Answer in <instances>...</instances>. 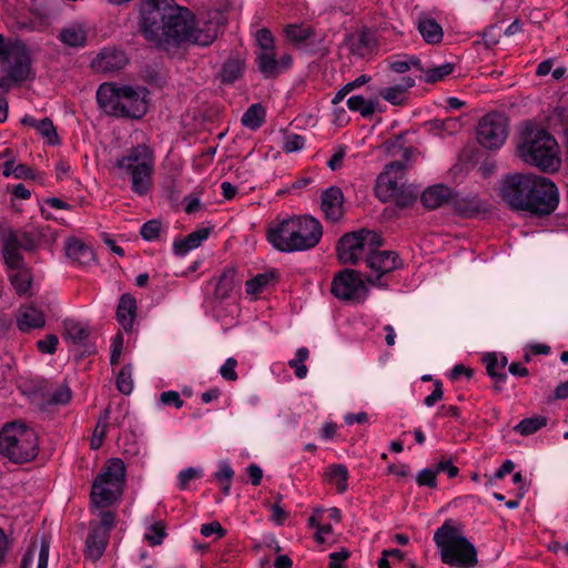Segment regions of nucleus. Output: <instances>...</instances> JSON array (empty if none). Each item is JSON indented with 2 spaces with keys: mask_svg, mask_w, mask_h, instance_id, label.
<instances>
[{
  "mask_svg": "<svg viewBox=\"0 0 568 568\" xmlns=\"http://www.w3.org/2000/svg\"><path fill=\"white\" fill-rule=\"evenodd\" d=\"M500 196L511 209L537 215L550 214L559 202L556 184L548 178L535 174L507 175L500 185Z\"/></svg>",
  "mask_w": 568,
  "mask_h": 568,
  "instance_id": "nucleus-1",
  "label": "nucleus"
},
{
  "mask_svg": "<svg viewBox=\"0 0 568 568\" xmlns=\"http://www.w3.org/2000/svg\"><path fill=\"white\" fill-rule=\"evenodd\" d=\"M225 23L223 12L210 10L195 26L191 12L174 1L163 29V43L187 41L209 45L217 38L220 29Z\"/></svg>",
  "mask_w": 568,
  "mask_h": 568,
  "instance_id": "nucleus-2",
  "label": "nucleus"
},
{
  "mask_svg": "<svg viewBox=\"0 0 568 568\" xmlns=\"http://www.w3.org/2000/svg\"><path fill=\"white\" fill-rule=\"evenodd\" d=\"M148 90L141 85L104 82L97 90L99 108L108 115L140 119L148 111Z\"/></svg>",
  "mask_w": 568,
  "mask_h": 568,
  "instance_id": "nucleus-3",
  "label": "nucleus"
},
{
  "mask_svg": "<svg viewBox=\"0 0 568 568\" xmlns=\"http://www.w3.org/2000/svg\"><path fill=\"white\" fill-rule=\"evenodd\" d=\"M323 235L318 220L298 216L283 220L267 232V241L280 252L306 251L316 246Z\"/></svg>",
  "mask_w": 568,
  "mask_h": 568,
  "instance_id": "nucleus-4",
  "label": "nucleus"
},
{
  "mask_svg": "<svg viewBox=\"0 0 568 568\" xmlns=\"http://www.w3.org/2000/svg\"><path fill=\"white\" fill-rule=\"evenodd\" d=\"M518 156L527 164L544 171H556L560 160L558 144L545 129L526 123L519 133L517 143Z\"/></svg>",
  "mask_w": 568,
  "mask_h": 568,
  "instance_id": "nucleus-5",
  "label": "nucleus"
},
{
  "mask_svg": "<svg viewBox=\"0 0 568 568\" xmlns=\"http://www.w3.org/2000/svg\"><path fill=\"white\" fill-rule=\"evenodd\" d=\"M434 541L445 565L474 568L478 564L477 549L458 525L445 521L434 534Z\"/></svg>",
  "mask_w": 568,
  "mask_h": 568,
  "instance_id": "nucleus-6",
  "label": "nucleus"
},
{
  "mask_svg": "<svg viewBox=\"0 0 568 568\" xmlns=\"http://www.w3.org/2000/svg\"><path fill=\"white\" fill-rule=\"evenodd\" d=\"M154 164L153 150L146 144H138L116 160L115 168L121 175L130 178L132 192L144 196L152 189Z\"/></svg>",
  "mask_w": 568,
  "mask_h": 568,
  "instance_id": "nucleus-7",
  "label": "nucleus"
},
{
  "mask_svg": "<svg viewBox=\"0 0 568 568\" xmlns=\"http://www.w3.org/2000/svg\"><path fill=\"white\" fill-rule=\"evenodd\" d=\"M37 434L23 424H7L0 432V455L10 462H32L37 457Z\"/></svg>",
  "mask_w": 568,
  "mask_h": 568,
  "instance_id": "nucleus-8",
  "label": "nucleus"
},
{
  "mask_svg": "<svg viewBox=\"0 0 568 568\" xmlns=\"http://www.w3.org/2000/svg\"><path fill=\"white\" fill-rule=\"evenodd\" d=\"M124 464H109L92 484L91 508H105L120 500L125 484Z\"/></svg>",
  "mask_w": 568,
  "mask_h": 568,
  "instance_id": "nucleus-9",
  "label": "nucleus"
},
{
  "mask_svg": "<svg viewBox=\"0 0 568 568\" xmlns=\"http://www.w3.org/2000/svg\"><path fill=\"white\" fill-rule=\"evenodd\" d=\"M383 244L382 236L373 231L359 230L343 235L337 243V256L341 263L356 265L364 261L368 251Z\"/></svg>",
  "mask_w": 568,
  "mask_h": 568,
  "instance_id": "nucleus-10",
  "label": "nucleus"
},
{
  "mask_svg": "<svg viewBox=\"0 0 568 568\" xmlns=\"http://www.w3.org/2000/svg\"><path fill=\"white\" fill-rule=\"evenodd\" d=\"M174 0H141V32L155 44L163 43V29Z\"/></svg>",
  "mask_w": 568,
  "mask_h": 568,
  "instance_id": "nucleus-11",
  "label": "nucleus"
},
{
  "mask_svg": "<svg viewBox=\"0 0 568 568\" xmlns=\"http://www.w3.org/2000/svg\"><path fill=\"white\" fill-rule=\"evenodd\" d=\"M331 292L342 301L362 302L366 298L368 290L361 272L345 268L334 276Z\"/></svg>",
  "mask_w": 568,
  "mask_h": 568,
  "instance_id": "nucleus-12",
  "label": "nucleus"
},
{
  "mask_svg": "<svg viewBox=\"0 0 568 568\" xmlns=\"http://www.w3.org/2000/svg\"><path fill=\"white\" fill-rule=\"evenodd\" d=\"M508 136V120L498 112H490L481 118L477 125V140L488 150L499 149Z\"/></svg>",
  "mask_w": 568,
  "mask_h": 568,
  "instance_id": "nucleus-13",
  "label": "nucleus"
},
{
  "mask_svg": "<svg viewBox=\"0 0 568 568\" xmlns=\"http://www.w3.org/2000/svg\"><path fill=\"white\" fill-rule=\"evenodd\" d=\"M369 273L366 275V282L374 286L386 287L387 284L382 282L384 275L399 268L402 261L394 251H381L375 247L368 251L364 258Z\"/></svg>",
  "mask_w": 568,
  "mask_h": 568,
  "instance_id": "nucleus-14",
  "label": "nucleus"
},
{
  "mask_svg": "<svg viewBox=\"0 0 568 568\" xmlns=\"http://www.w3.org/2000/svg\"><path fill=\"white\" fill-rule=\"evenodd\" d=\"M405 164L399 161H394L385 166L376 181L375 192L377 197L383 202H388L403 185V178Z\"/></svg>",
  "mask_w": 568,
  "mask_h": 568,
  "instance_id": "nucleus-15",
  "label": "nucleus"
},
{
  "mask_svg": "<svg viewBox=\"0 0 568 568\" xmlns=\"http://www.w3.org/2000/svg\"><path fill=\"white\" fill-rule=\"evenodd\" d=\"M129 62L124 51L105 47L91 60L90 67L95 73L110 74L122 70Z\"/></svg>",
  "mask_w": 568,
  "mask_h": 568,
  "instance_id": "nucleus-16",
  "label": "nucleus"
},
{
  "mask_svg": "<svg viewBox=\"0 0 568 568\" xmlns=\"http://www.w3.org/2000/svg\"><path fill=\"white\" fill-rule=\"evenodd\" d=\"M4 60L9 63V78L13 81H24L30 73V57L23 43L9 45Z\"/></svg>",
  "mask_w": 568,
  "mask_h": 568,
  "instance_id": "nucleus-17",
  "label": "nucleus"
},
{
  "mask_svg": "<svg viewBox=\"0 0 568 568\" xmlns=\"http://www.w3.org/2000/svg\"><path fill=\"white\" fill-rule=\"evenodd\" d=\"M344 195L339 187L331 186L322 194V211L332 222L339 221L344 215Z\"/></svg>",
  "mask_w": 568,
  "mask_h": 568,
  "instance_id": "nucleus-18",
  "label": "nucleus"
},
{
  "mask_svg": "<svg viewBox=\"0 0 568 568\" xmlns=\"http://www.w3.org/2000/svg\"><path fill=\"white\" fill-rule=\"evenodd\" d=\"M50 544L47 539L41 538L40 545L33 541L30 549L24 554L20 568H48Z\"/></svg>",
  "mask_w": 568,
  "mask_h": 568,
  "instance_id": "nucleus-19",
  "label": "nucleus"
},
{
  "mask_svg": "<svg viewBox=\"0 0 568 568\" xmlns=\"http://www.w3.org/2000/svg\"><path fill=\"white\" fill-rule=\"evenodd\" d=\"M65 252L70 260L80 265H91L95 261V254L89 245L78 239H70L65 244Z\"/></svg>",
  "mask_w": 568,
  "mask_h": 568,
  "instance_id": "nucleus-20",
  "label": "nucleus"
},
{
  "mask_svg": "<svg viewBox=\"0 0 568 568\" xmlns=\"http://www.w3.org/2000/svg\"><path fill=\"white\" fill-rule=\"evenodd\" d=\"M109 535L103 528H94L90 526V532L85 541V554L92 560H98L105 550Z\"/></svg>",
  "mask_w": 568,
  "mask_h": 568,
  "instance_id": "nucleus-21",
  "label": "nucleus"
},
{
  "mask_svg": "<svg viewBox=\"0 0 568 568\" xmlns=\"http://www.w3.org/2000/svg\"><path fill=\"white\" fill-rule=\"evenodd\" d=\"M88 32L82 23L72 22L62 28L58 34L59 40L68 47H84Z\"/></svg>",
  "mask_w": 568,
  "mask_h": 568,
  "instance_id": "nucleus-22",
  "label": "nucleus"
},
{
  "mask_svg": "<svg viewBox=\"0 0 568 568\" xmlns=\"http://www.w3.org/2000/svg\"><path fill=\"white\" fill-rule=\"evenodd\" d=\"M45 325V318L41 310L28 305L20 310L18 317V327L22 332H29L34 328H41Z\"/></svg>",
  "mask_w": 568,
  "mask_h": 568,
  "instance_id": "nucleus-23",
  "label": "nucleus"
},
{
  "mask_svg": "<svg viewBox=\"0 0 568 568\" xmlns=\"http://www.w3.org/2000/svg\"><path fill=\"white\" fill-rule=\"evenodd\" d=\"M452 197V190L443 184H437L426 189L422 195L420 201L427 209L435 210L442 206Z\"/></svg>",
  "mask_w": 568,
  "mask_h": 568,
  "instance_id": "nucleus-24",
  "label": "nucleus"
},
{
  "mask_svg": "<svg viewBox=\"0 0 568 568\" xmlns=\"http://www.w3.org/2000/svg\"><path fill=\"white\" fill-rule=\"evenodd\" d=\"M415 85L410 77L402 79L400 83L379 90V95L393 105H402L406 101L407 90Z\"/></svg>",
  "mask_w": 568,
  "mask_h": 568,
  "instance_id": "nucleus-25",
  "label": "nucleus"
},
{
  "mask_svg": "<svg viewBox=\"0 0 568 568\" xmlns=\"http://www.w3.org/2000/svg\"><path fill=\"white\" fill-rule=\"evenodd\" d=\"M210 234V229L202 227L192 233H190L186 237L176 240L173 243V250L176 255H185L191 250L199 247Z\"/></svg>",
  "mask_w": 568,
  "mask_h": 568,
  "instance_id": "nucleus-26",
  "label": "nucleus"
},
{
  "mask_svg": "<svg viewBox=\"0 0 568 568\" xmlns=\"http://www.w3.org/2000/svg\"><path fill=\"white\" fill-rule=\"evenodd\" d=\"M136 312L135 298L130 294H123L120 298L116 318L125 331L132 328Z\"/></svg>",
  "mask_w": 568,
  "mask_h": 568,
  "instance_id": "nucleus-27",
  "label": "nucleus"
},
{
  "mask_svg": "<svg viewBox=\"0 0 568 568\" xmlns=\"http://www.w3.org/2000/svg\"><path fill=\"white\" fill-rule=\"evenodd\" d=\"M417 29L428 44H438L444 38L442 26L432 18H420L418 20Z\"/></svg>",
  "mask_w": 568,
  "mask_h": 568,
  "instance_id": "nucleus-28",
  "label": "nucleus"
},
{
  "mask_svg": "<svg viewBox=\"0 0 568 568\" xmlns=\"http://www.w3.org/2000/svg\"><path fill=\"white\" fill-rule=\"evenodd\" d=\"M9 280L17 294H29L33 278L31 271L26 265L17 268H10Z\"/></svg>",
  "mask_w": 568,
  "mask_h": 568,
  "instance_id": "nucleus-29",
  "label": "nucleus"
},
{
  "mask_svg": "<svg viewBox=\"0 0 568 568\" xmlns=\"http://www.w3.org/2000/svg\"><path fill=\"white\" fill-rule=\"evenodd\" d=\"M256 62L258 70L265 78H275L280 74V62L273 50L257 51Z\"/></svg>",
  "mask_w": 568,
  "mask_h": 568,
  "instance_id": "nucleus-30",
  "label": "nucleus"
},
{
  "mask_svg": "<svg viewBox=\"0 0 568 568\" xmlns=\"http://www.w3.org/2000/svg\"><path fill=\"white\" fill-rule=\"evenodd\" d=\"M324 478L328 484L336 486L337 493L347 490L348 470L343 464H331L324 470Z\"/></svg>",
  "mask_w": 568,
  "mask_h": 568,
  "instance_id": "nucleus-31",
  "label": "nucleus"
},
{
  "mask_svg": "<svg viewBox=\"0 0 568 568\" xmlns=\"http://www.w3.org/2000/svg\"><path fill=\"white\" fill-rule=\"evenodd\" d=\"M347 106L351 111L358 112L364 118H369L378 110L379 102L377 99L353 95L347 100Z\"/></svg>",
  "mask_w": 568,
  "mask_h": 568,
  "instance_id": "nucleus-32",
  "label": "nucleus"
},
{
  "mask_svg": "<svg viewBox=\"0 0 568 568\" xmlns=\"http://www.w3.org/2000/svg\"><path fill=\"white\" fill-rule=\"evenodd\" d=\"M20 250L19 243L14 237L8 236L6 239L3 245V260L9 270L26 265Z\"/></svg>",
  "mask_w": 568,
  "mask_h": 568,
  "instance_id": "nucleus-33",
  "label": "nucleus"
},
{
  "mask_svg": "<svg viewBox=\"0 0 568 568\" xmlns=\"http://www.w3.org/2000/svg\"><path fill=\"white\" fill-rule=\"evenodd\" d=\"M64 336L70 338L74 344L83 343L90 335V328L74 320H65L63 322Z\"/></svg>",
  "mask_w": 568,
  "mask_h": 568,
  "instance_id": "nucleus-34",
  "label": "nucleus"
},
{
  "mask_svg": "<svg viewBox=\"0 0 568 568\" xmlns=\"http://www.w3.org/2000/svg\"><path fill=\"white\" fill-rule=\"evenodd\" d=\"M455 209L465 216H473L486 210V204L476 195L457 197L454 202Z\"/></svg>",
  "mask_w": 568,
  "mask_h": 568,
  "instance_id": "nucleus-35",
  "label": "nucleus"
},
{
  "mask_svg": "<svg viewBox=\"0 0 568 568\" xmlns=\"http://www.w3.org/2000/svg\"><path fill=\"white\" fill-rule=\"evenodd\" d=\"M548 418L541 415L521 419L513 430L521 436H530L547 425Z\"/></svg>",
  "mask_w": 568,
  "mask_h": 568,
  "instance_id": "nucleus-36",
  "label": "nucleus"
},
{
  "mask_svg": "<svg viewBox=\"0 0 568 568\" xmlns=\"http://www.w3.org/2000/svg\"><path fill=\"white\" fill-rule=\"evenodd\" d=\"M235 286V270L227 268L220 276L215 286V296L220 300H225L231 295Z\"/></svg>",
  "mask_w": 568,
  "mask_h": 568,
  "instance_id": "nucleus-37",
  "label": "nucleus"
},
{
  "mask_svg": "<svg viewBox=\"0 0 568 568\" xmlns=\"http://www.w3.org/2000/svg\"><path fill=\"white\" fill-rule=\"evenodd\" d=\"M455 70V64L452 62H446L440 65L427 68L424 71V75L420 77L426 83H436L438 81L444 80L446 77L452 74Z\"/></svg>",
  "mask_w": 568,
  "mask_h": 568,
  "instance_id": "nucleus-38",
  "label": "nucleus"
},
{
  "mask_svg": "<svg viewBox=\"0 0 568 568\" xmlns=\"http://www.w3.org/2000/svg\"><path fill=\"white\" fill-rule=\"evenodd\" d=\"M264 118H265L264 108L261 104L256 103V104H252L245 111L241 121L244 126H246L251 130H256L263 124Z\"/></svg>",
  "mask_w": 568,
  "mask_h": 568,
  "instance_id": "nucleus-39",
  "label": "nucleus"
},
{
  "mask_svg": "<svg viewBox=\"0 0 568 568\" xmlns=\"http://www.w3.org/2000/svg\"><path fill=\"white\" fill-rule=\"evenodd\" d=\"M243 71V62L239 58L227 59L221 69V80L223 83H233L239 79Z\"/></svg>",
  "mask_w": 568,
  "mask_h": 568,
  "instance_id": "nucleus-40",
  "label": "nucleus"
},
{
  "mask_svg": "<svg viewBox=\"0 0 568 568\" xmlns=\"http://www.w3.org/2000/svg\"><path fill=\"white\" fill-rule=\"evenodd\" d=\"M166 536L165 525L162 520L150 521L145 528L144 539L151 546H159Z\"/></svg>",
  "mask_w": 568,
  "mask_h": 568,
  "instance_id": "nucleus-41",
  "label": "nucleus"
},
{
  "mask_svg": "<svg viewBox=\"0 0 568 568\" xmlns=\"http://www.w3.org/2000/svg\"><path fill=\"white\" fill-rule=\"evenodd\" d=\"M110 419V407L105 408L103 413L100 415L97 426L93 430V435L91 438V448L98 449L101 447L103 438L106 434L109 427Z\"/></svg>",
  "mask_w": 568,
  "mask_h": 568,
  "instance_id": "nucleus-42",
  "label": "nucleus"
},
{
  "mask_svg": "<svg viewBox=\"0 0 568 568\" xmlns=\"http://www.w3.org/2000/svg\"><path fill=\"white\" fill-rule=\"evenodd\" d=\"M310 356V352L306 347H301L296 351L295 357L288 361V366L294 369L295 376L300 379H303L307 375V367L305 362Z\"/></svg>",
  "mask_w": 568,
  "mask_h": 568,
  "instance_id": "nucleus-43",
  "label": "nucleus"
},
{
  "mask_svg": "<svg viewBox=\"0 0 568 568\" xmlns=\"http://www.w3.org/2000/svg\"><path fill=\"white\" fill-rule=\"evenodd\" d=\"M438 474H440L439 467L437 464H432L418 471L416 481L419 486L435 488L437 486L436 478Z\"/></svg>",
  "mask_w": 568,
  "mask_h": 568,
  "instance_id": "nucleus-44",
  "label": "nucleus"
},
{
  "mask_svg": "<svg viewBox=\"0 0 568 568\" xmlns=\"http://www.w3.org/2000/svg\"><path fill=\"white\" fill-rule=\"evenodd\" d=\"M417 191L412 186L403 185L397 192L392 195L390 201L399 207H407L417 199Z\"/></svg>",
  "mask_w": 568,
  "mask_h": 568,
  "instance_id": "nucleus-45",
  "label": "nucleus"
},
{
  "mask_svg": "<svg viewBox=\"0 0 568 568\" xmlns=\"http://www.w3.org/2000/svg\"><path fill=\"white\" fill-rule=\"evenodd\" d=\"M234 477V470L229 464H224L220 470L214 473V479L221 487V490L224 496L230 495L232 479Z\"/></svg>",
  "mask_w": 568,
  "mask_h": 568,
  "instance_id": "nucleus-46",
  "label": "nucleus"
},
{
  "mask_svg": "<svg viewBox=\"0 0 568 568\" xmlns=\"http://www.w3.org/2000/svg\"><path fill=\"white\" fill-rule=\"evenodd\" d=\"M116 388L124 395L131 394L133 390V379H132V366L125 365L121 368L116 376Z\"/></svg>",
  "mask_w": 568,
  "mask_h": 568,
  "instance_id": "nucleus-47",
  "label": "nucleus"
},
{
  "mask_svg": "<svg viewBox=\"0 0 568 568\" xmlns=\"http://www.w3.org/2000/svg\"><path fill=\"white\" fill-rule=\"evenodd\" d=\"M204 471L201 467H186L178 475V485L181 490L187 488L189 484L195 479L201 478Z\"/></svg>",
  "mask_w": 568,
  "mask_h": 568,
  "instance_id": "nucleus-48",
  "label": "nucleus"
},
{
  "mask_svg": "<svg viewBox=\"0 0 568 568\" xmlns=\"http://www.w3.org/2000/svg\"><path fill=\"white\" fill-rule=\"evenodd\" d=\"M37 131L52 145L59 144V136L57 134V130L49 118H44L40 120Z\"/></svg>",
  "mask_w": 568,
  "mask_h": 568,
  "instance_id": "nucleus-49",
  "label": "nucleus"
},
{
  "mask_svg": "<svg viewBox=\"0 0 568 568\" xmlns=\"http://www.w3.org/2000/svg\"><path fill=\"white\" fill-rule=\"evenodd\" d=\"M94 509L99 510V513L97 515L100 518V521L92 523L90 526H92L94 528H103L104 532H106L109 535L111 529L114 526V521H115L114 513L109 511V510H103V508H94Z\"/></svg>",
  "mask_w": 568,
  "mask_h": 568,
  "instance_id": "nucleus-50",
  "label": "nucleus"
},
{
  "mask_svg": "<svg viewBox=\"0 0 568 568\" xmlns=\"http://www.w3.org/2000/svg\"><path fill=\"white\" fill-rule=\"evenodd\" d=\"M432 128L448 134L457 132L462 124L457 118H447L445 120H434L430 122Z\"/></svg>",
  "mask_w": 568,
  "mask_h": 568,
  "instance_id": "nucleus-51",
  "label": "nucleus"
},
{
  "mask_svg": "<svg viewBox=\"0 0 568 568\" xmlns=\"http://www.w3.org/2000/svg\"><path fill=\"white\" fill-rule=\"evenodd\" d=\"M486 369L487 373L496 379L497 383L504 382L507 378V375L504 372H498L499 361L496 354H488L485 356Z\"/></svg>",
  "mask_w": 568,
  "mask_h": 568,
  "instance_id": "nucleus-52",
  "label": "nucleus"
},
{
  "mask_svg": "<svg viewBox=\"0 0 568 568\" xmlns=\"http://www.w3.org/2000/svg\"><path fill=\"white\" fill-rule=\"evenodd\" d=\"M162 229V224L158 220H151L141 226L140 234L145 241L155 240Z\"/></svg>",
  "mask_w": 568,
  "mask_h": 568,
  "instance_id": "nucleus-53",
  "label": "nucleus"
},
{
  "mask_svg": "<svg viewBox=\"0 0 568 568\" xmlns=\"http://www.w3.org/2000/svg\"><path fill=\"white\" fill-rule=\"evenodd\" d=\"M311 36V29L301 26H288L286 28V37L290 41L301 43L308 39Z\"/></svg>",
  "mask_w": 568,
  "mask_h": 568,
  "instance_id": "nucleus-54",
  "label": "nucleus"
},
{
  "mask_svg": "<svg viewBox=\"0 0 568 568\" xmlns=\"http://www.w3.org/2000/svg\"><path fill=\"white\" fill-rule=\"evenodd\" d=\"M237 361L234 357H229L224 364L220 367V375L227 382L237 381L239 376L236 373Z\"/></svg>",
  "mask_w": 568,
  "mask_h": 568,
  "instance_id": "nucleus-55",
  "label": "nucleus"
},
{
  "mask_svg": "<svg viewBox=\"0 0 568 568\" xmlns=\"http://www.w3.org/2000/svg\"><path fill=\"white\" fill-rule=\"evenodd\" d=\"M271 277L272 276L270 274H257L252 280H248L245 284L246 293L251 295L258 293L265 285L268 284Z\"/></svg>",
  "mask_w": 568,
  "mask_h": 568,
  "instance_id": "nucleus-56",
  "label": "nucleus"
},
{
  "mask_svg": "<svg viewBox=\"0 0 568 568\" xmlns=\"http://www.w3.org/2000/svg\"><path fill=\"white\" fill-rule=\"evenodd\" d=\"M71 396L72 393L70 387L63 384L51 394L49 403L54 405H65L70 402Z\"/></svg>",
  "mask_w": 568,
  "mask_h": 568,
  "instance_id": "nucleus-57",
  "label": "nucleus"
},
{
  "mask_svg": "<svg viewBox=\"0 0 568 568\" xmlns=\"http://www.w3.org/2000/svg\"><path fill=\"white\" fill-rule=\"evenodd\" d=\"M305 145V138L298 134H287L284 140L283 150L287 153L300 151Z\"/></svg>",
  "mask_w": 568,
  "mask_h": 568,
  "instance_id": "nucleus-58",
  "label": "nucleus"
},
{
  "mask_svg": "<svg viewBox=\"0 0 568 568\" xmlns=\"http://www.w3.org/2000/svg\"><path fill=\"white\" fill-rule=\"evenodd\" d=\"M351 552L346 548L328 555V568H347L345 561L349 558Z\"/></svg>",
  "mask_w": 568,
  "mask_h": 568,
  "instance_id": "nucleus-59",
  "label": "nucleus"
},
{
  "mask_svg": "<svg viewBox=\"0 0 568 568\" xmlns=\"http://www.w3.org/2000/svg\"><path fill=\"white\" fill-rule=\"evenodd\" d=\"M258 51H267L274 49V39L267 29H261L256 33Z\"/></svg>",
  "mask_w": 568,
  "mask_h": 568,
  "instance_id": "nucleus-60",
  "label": "nucleus"
},
{
  "mask_svg": "<svg viewBox=\"0 0 568 568\" xmlns=\"http://www.w3.org/2000/svg\"><path fill=\"white\" fill-rule=\"evenodd\" d=\"M59 339L55 335L49 334L43 339L37 342L38 349L44 354H53L57 349Z\"/></svg>",
  "mask_w": 568,
  "mask_h": 568,
  "instance_id": "nucleus-61",
  "label": "nucleus"
},
{
  "mask_svg": "<svg viewBox=\"0 0 568 568\" xmlns=\"http://www.w3.org/2000/svg\"><path fill=\"white\" fill-rule=\"evenodd\" d=\"M160 402L162 405L174 406L175 408H181L184 404L180 397V394L175 390H166L161 393Z\"/></svg>",
  "mask_w": 568,
  "mask_h": 568,
  "instance_id": "nucleus-62",
  "label": "nucleus"
},
{
  "mask_svg": "<svg viewBox=\"0 0 568 568\" xmlns=\"http://www.w3.org/2000/svg\"><path fill=\"white\" fill-rule=\"evenodd\" d=\"M372 43V37L368 31H362L358 34L356 42H353L351 45V51L356 54H363L361 52V48H369Z\"/></svg>",
  "mask_w": 568,
  "mask_h": 568,
  "instance_id": "nucleus-63",
  "label": "nucleus"
},
{
  "mask_svg": "<svg viewBox=\"0 0 568 568\" xmlns=\"http://www.w3.org/2000/svg\"><path fill=\"white\" fill-rule=\"evenodd\" d=\"M9 237H14L19 243V247L24 251H32L37 246L36 241L28 233L10 234Z\"/></svg>",
  "mask_w": 568,
  "mask_h": 568,
  "instance_id": "nucleus-64",
  "label": "nucleus"
}]
</instances>
